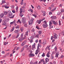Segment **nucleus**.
Masks as SVG:
<instances>
[{
    "mask_svg": "<svg viewBox=\"0 0 64 64\" xmlns=\"http://www.w3.org/2000/svg\"><path fill=\"white\" fill-rule=\"evenodd\" d=\"M32 32H34L35 31V29H34L32 28Z\"/></svg>",
    "mask_w": 64,
    "mask_h": 64,
    "instance_id": "obj_50",
    "label": "nucleus"
},
{
    "mask_svg": "<svg viewBox=\"0 0 64 64\" xmlns=\"http://www.w3.org/2000/svg\"><path fill=\"white\" fill-rule=\"evenodd\" d=\"M18 22H20V23H21V21H20V20H18Z\"/></svg>",
    "mask_w": 64,
    "mask_h": 64,
    "instance_id": "obj_59",
    "label": "nucleus"
},
{
    "mask_svg": "<svg viewBox=\"0 0 64 64\" xmlns=\"http://www.w3.org/2000/svg\"><path fill=\"white\" fill-rule=\"evenodd\" d=\"M36 28H37V29H39V28L38 26H36Z\"/></svg>",
    "mask_w": 64,
    "mask_h": 64,
    "instance_id": "obj_63",
    "label": "nucleus"
},
{
    "mask_svg": "<svg viewBox=\"0 0 64 64\" xmlns=\"http://www.w3.org/2000/svg\"><path fill=\"white\" fill-rule=\"evenodd\" d=\"M26 36L28 35V31H27L26 32L25 34L24 35L25 37H26Z\"/></svg>",
    "mask_w": 64,
    "mask_h": 64,
    "instance_id": "obj_18",
    "label": "nucleus"
},
{
    "mask_svg": "<svg viewBox=\"0 0 64 64\" xmlns=\"http://www.w3.org/2000/svg\"><path fill=\"white\" fill-rule=\"evenodd\" d=\"M51 18L52 19L54 20V19H55L56 18V16H52L51 17Z\"/></svg>",
    "mask_w": 64,
    "mask_h": 64,
    "instance_id": "obj_10",
    "label": "nucleus"
},
{
    "mask_svg": "<svg viewBox=\"0 0 64 64\" xmlns=\"http://www.w3.org/2000/svg\"><path fill=\"white\" fill-rule=\"evenodd\" d=\"M23 34H22L21 35V38H23Z\"/></svg>",
    "mask_w": 64,
    "mask_h": 64,
    "instance_id": "obj_52",
    "label": "nucleus"
},
{
    "mask_svg": "<svg viewBox=\"0 0 64 64\" xmlns=\"http://www.w3.org/2000/svg\"><path fill=\"white\" fill-rule=\"evenodd\" d=\"M11 7L14 8V5H12L11 6Z\"/></svg>",
    "mask_w": 64,
    "mask_h": 64,
    "instance_id": "obj_46",
    "label": "nucleus"
},
{
    "mask_svg": "<svg viewBox=\"0 0 64 64\" xmlns=\"http://www.w3.org/2000/svg\"><path fill=\"white\" fill-rule=\"evenodd\" d=\"M38 48H39V45L38 46V49L36 50V52L35 53V54H36V55L38 54V52H38Z\"/></svg>",
    "mask_w": 64,
    "mask_h": 64,
    "instance_id": "obj_9",
    "label": "nucleus"
},
{
    "mask_svg": "<svg viewBox=\"0 0 64 64\" xmlns=\"http://www.w3.org/2000/svg\"><path fill=\"white\" fill-rule=\"evenodd\" d=\"M24 26L26 27H27V25L26 24L24 25Z\"/></svg>",
    "mask_w": 64,
    "mask_h": 64,
    "instance_id": "obj_58",
    "label": "nucleus"
},
{
    "mask_svg": "<svg viewBox=\"0 0 64 64\" xmlns=\"http://www.w3.org/2000/svg\"><path fill=\"white\" fill-rule=\"evenodd\" d=\"M18 32H20V30H17L14 31V33L16 34L18 33Z\"/></svg>",
    "mask_w": 64,
    "mask_h": 64,
    "instance_id": "obj_11",
    "label": "nucleus"
},
{
    "mask_svg": "<svg viewBox=\"0 0 64 64\" xmlns=\"http://www.w3.org/2000/svg\"><path fill=\"white\" fill-rule=\"evenodd\" d=\"M43 45H46V40H44V42L42 43Z\"/></svg>",
    "mask_w": 64,
    "mask_h": 64,
    "instance_id": "obj_15",
    "label": "nucleus"
},
{
    "mask_svg": "<svg viewBox=\"0 0 64 64\" xmlns=\"http://www.w3.org/2000/svg\"><path fill=\"white\" fill-rule=\"evenodd\" d=\"M20 30L21 31V32H23V28H20Z\"/></svg>",
    "mask_w": 64,
    "mask_h": 64,
    "instance_id": "obj_33",
    "label": "nucleus"
},
{
    "mask_svg": "<svg viewBox=\"0 0 64 64\" xmlns=\"http://www.w3.org/2000/svg\"><path fill=\"white\" fill-rule=\"evenodd\" d=\"M19 26H17L15 28H16V29H19Z\"/></svg>",
    "mask_w": 64,
    "mask_h": 64,
    "instance_id": "obj_44",
    "label": "nucleus"
},
{
    "mask_svg": "<svg viewBox=\"0 0 64 64\" xmlns=\"http://www.w3.org/2000/svg\"><path fill=\"white\" fill-rule=\"evenodd\" d=\"M52 14V12H50L49 13V15H51Z\"/></svg>",
    "mask_w": 64,
    "mask_h": 64,
    "instance_id": "obj_62",
    "label": "nucleus"
},
{
    "mask_svg": "<svg viewBox=\"0 0 64 64\" xmlns=\"http://www.w3.org/2000/svg\"><path fill=\"white\" fill-rule=\"evenodd\" d=\"M42 21V20H40L38 21V24H40L41 23V21Z\"/></svg>",
    "mask_w": 64,
    "mask_h": 64,
    "instance_id": "obj_30",
    "label": "nucleus"
},
{
    "mask_svg": "<svg viewBox=\"0 0 64 64\" xmlns=\"http://www.w3.org/2000/svg\"><path fill=\"white\" fill-rule=\"evenodd\" d=\"M12 39H14V38H15V35L13 36H12Z\"/></svg>",
    "mask_w": 64,
    "mask_h": 64,
    "instance_id": "obj_37",
    "label": "nucleus"
},
{
    "mask_svg": "<svg viewBox=\"0 0 64 64\" xmlns=\"http://www.w3.org/2000/svg\"><path fill=\"white\" fill-rule=\"evenodd\" d=\"M37 8L38 10H39L41 9V7L39 5L38 6V7H37Z\"/></svg>",
    "mask_w": 64,
    "mask_h": 64,
    "instance_id": "obj_23",
    "label": "nucleus"
},
{
    "mask_svg": "<svg viewBox=\"0 0 64 64\" xmlns=\"http://www.w3.org/2000/svg\"><path fill=\"white\" fill-rule=\"evenodd\" d=\"M14 15L13 16V14H12V13H11V12H9L8 14V17H10V18H13L14 17ZM10 16H11L10 17Z\"/></svg>",
    "mask_w": 64,
    "mask_h": 64,
    "instance_id": "obj_1",
    "label": "nucleus"
},
{
    "mask_svg": "<svg viewBox=\"0 0 64 64\" xmlns=\"http://www.w3.org/2000/svg\"><path fill=\"white\" fill-rule=\"evenodd\" d=\"M40 0V2H41V1H44V2H46V0Z\"/></svg>",
    "mask_w": 64,
    "mask_h": 64,
    "instance_id": "obj_45",
    "label": "nucleus"
},
{
    "mask_svg": "<svg viewBox=\"0 0 64 64\" xmlns=\"http://www.w3.org/2000/svg\"><path fill=\"white\" fill-rule=\"evenodd\" d=\"M58 37V35H57V34H55L54 35L53 38H54V39H57Z\"/></svg>",
    "mask_w": 64,
    "mask_h": 64,
    "instance_id": "obj_8",
    "label": "nucleus"
},
{
    "mask_svg": "<svg viewBox=\"0 0 64 64\" xmlns=\"http://www.w3.org/2000/svg\"><path fill=\"white\" fill-rule=\"evenodd\" d=\"M19 34H17V35L16 36V38H18V37H19Z\"/></svg>",
    "mask_w": 64,
    "mask_h": 64,
    "instance_id": "obj_49",
    "label": "nucleus"
},
{
    "mask_svg": "<svg viewBox=\"0 0 64 64\" xmlns=\"http://www.w3.org/2000/svg\"><path fill=\"white\" fill-rule=\"evenodd\" d=\"M44 24H47V22H46V21L44 20Z\"/></svg>",
    "mask_w": 64,
    "mask_h": 64,
    "instance_id": "obj_53",
    "label": "nucleus"
},
{
    "mask_svg": "<svg viewBox=\"0 0 64 64\" xmlns=\"http://www.w3.org/2000/svg\"><path fill=\"white\" fill-rule=\"evenodd\" d=\"M30 11L31 12H32V13H33V10L32 9H30Z\"/></svg>",
    "mask_w": 64,
    "mask_h": 64,
    "instance_id": "obj_54",
    "label": "nucleus"
},
{
    "mask_svg": "<svg viewBox=\"0 0 64 64\" xmlns=\"http://www.w3.org/2000/svg\"><path fill=\"white\" fill-rule=\"evenodd\" d=\"M23 15H24L23 13H20V16L21 17H22V16H23Z\"/></svg>",
    "mask_w": 64,
    "mask_h": 64,
    "instance_id": "obj_22",
    "label": "nucleus"
},
{
    "mask_svg": "<svg viewBox=\"0 0 64 64\" xmlns=\"http://www.w3.org/2000/svg\"><path fill=\"white\" fill-rule=\"evenodd\" d=\"M35 45L36 44L35 43H34V44L32 45V49H33V48H35Z\"/></svg>",
    "mask_w": 64,
    "mask_h": 64,
    "instance_id": "obj_17",
    "label": "nucleus"
},
{
    "mask_svg": "<svg viewBox=\"0 0 64 64\" xmlns=\"http://www.w3.org/2000/svg\"><path fill=\"white\" fill-rule=\"evenodd\" d=\"M33 38L32 36H31L30 37V39L31 40H30V43H32V42H33Z\"/></svg>",
    "mask_w": 64,
    "mask_h": 64,
    "instance_id": "obj_12",
    "label": "nucleus"
},
{
    "mask_svg": "<svg viewBox=\"0 0 64 64\" xmlns=\"http://www.w3.org/2000/svg\"><path fill=\"white\" fill-rule=\"evenodd\" d=\"M38 33L39 35H41V33H42V32L41 31H40L38 32Z\"/></svg>",
    "mask_w": 64,
    "mask_h": 64,
    "instance_id": "obj_36",
    "label": "nucleus"
},
{
    "mask_svg": "<svg viewBox=\"0 0 64 64\" xmlns=\"http://www.w3.org/2000/svg\"><path fill=\"white\" fill-rule=\"evenodd\" d=\"M39 34H37L36 36V37H37V38H39Z\"/></svg>",
    "mask_w": 64,
    "mask_h": 64,
    "instance_id": "obj_32",
    "label": "nucleus"
},
{
    "mask_svg": "<svg viewBox=\"0 0 64 64\" xmlns=\"http://www.w3.org/2000/svg\"><path fill=\"white\" fill-rule=\"evenodd\" d=\"M4 14L2 13L0 14V18H2L3 16H4Z\"/></svg>",
    "mask_w": 64,
    "mask_h": 64,
    "instance_id": "obj_16",
    "label": "nucleus"
},
{
    "mask_svg": "<svg viewBox=\"0 0 64 64\" xmlns=\"http://www.w3.org/2000/svg\"><path fill=\"white\" fill-rule=\"evenodd\" d=\"M5 8H6V9H8V8H9V6H6L5 7Z\"/></svg>",
    "mask_w": 64,
    "mask_h": 64,
    "instance_id": "obj_48",
    "label": "nucleus"
},
{
    "mask_svg": "<svg viewBox=\"0 0 64 64\" xmlns=\"http://www.w3.org/2000/svg\"><path fill=\"white\" fill-rule=\"evenodd\" d=\"M12 12L13 13H15V11L14 10H12Z\"/></svg>",
    "mask_w": 64,
    "mask_h": 64,
    "instance_id": "obj_55",
    "label": "nucleus"
},
{
    "mask_svg": "<svg viewBox=\"0 0 64 64\" xmlns=\"http://www.w3.org/2000/svg\"><path fill=\"white\" fill-rule=\"evenodd\" d=\"M32 16H34V17H35V18H36V17H37V16L36 14H33Z\"/></svg>",
    "mask_w": 64,
    "mask_h": 64,
    "instance_id": "obj_43",
    "label": "nucleus"
},
{
    "mask_svg": "<svg viewBox=\"0 0 64 64\" xmlns=\"http://www.w3.org/2000/svg\"><path fill=\"white\" fill-rule=\"evenodd\" d=\"M50 46H48L47 47V48H48V49L50 50Z\"/></svg>",
    "mask_w": 64,
    "mask_h": 64,
    "instance_id": "obj_40",
    "label": "nucleus"
},
{
    "mask_svg": "<svg viewBox=\"0 0 64 64\" xmlns=\"http://www.w3.org/2000/svg\"><path fill=\"white\" fill-rule=\"evenodd\" d=\"M42 57H44L45 56V53H43L42 54Z\"/></svg>",
    "mask_w": 64,
    "mask_h": 64,
    "instance_id": "obj_29",
    "label": "nucleus"
},
{
    "mask_svg": "<svg viewBox=\"0 0 64 64\" xmlns=\"http://www.w3.org/2000/svg\"><path fill=\"white\" fill-rule=\"evenodd\" d=\"M46 62H48L49 61V58H46L45 59Z\"/></svg>",
    "mask_w": 64,
    "mask_h": 64,
    "instance_id": "obj_21",
    "label": "nucleus"
},
{
    "mask_svg": "<svg viewBox=\"0 0 64 64\" xmlns=\"http://www.w3.org/2000/svg\"><path fill=\"white\" fill-rule=\"evenodd\" d=\"M52 22L53 23V24L54 25H57L58 24V22L57 21H56V22L54 21L53 20H51Z\"/></svg>",
    "mask_w": 64,
    "mask_h": 64,
    "instance_id": "obj_5",
    "label": "nucleus"
},
{
    "mask_svg": "<svg viewBox=\"0 0 64 64\" xmlns=\"http://www.w3.org/2000/svg\"><path fill=\"white\" fill-rule=\"evenodd\" d=\"M61 12H64V9H62L61 10Z\"/></svg>",
    "mask_w": 64,
    "mask_h": 64,
    "instance_id": "obj_61",
    "label": "nucleus"
},
{
    "mask_svg": "<svg viewBox=\"0 0 64 64\" xmlns=\"http://www.w3.org/2000/svg\"><path fill=\"white\" fill-rule=\"evenodd\" d=\"M20 13H22V9L21 8L20 9Z\"/></svg>",
    "mask_w": 64,
    "mask_h": 64,
    "instance_id": "obj_39",
    "label": "nucleus"
},
{
    "mask_svg": "<svg viewBox=\"0 0 64 64\" xmlns=\"http://www.w3.org/2000/svg\"><path fill=\"white\" fill-rule=\"evenodd\" d=\"M23 39V38H20L19 39V41H20V42H21V41H22L23 40V39Z\"/></svg>",
    "mask_w": 64,
    "mask_h": 64,
    "instance_id": "obj_27",
    "label": "nucleus"
},
{
    "mask_svg": "<svg viewBox=\"0 0 64 64\" xmlns=\"http://www.w3.org/2000/svg\"><path fill=\"white\" fill-rule=\"evenodd\" d=\"M57 47L55 46V48H54V49L56 51L57 50Z\"/></svg>",
    "mask_w": 64,
    "mask_h": 64,
    "instance_id": "obj_60",
    "label": "nucleus"
},
{
    "mask_svg": "<svg viewBox=\"0 0 64 64\" xmlns=\"http://www.w3.org/2000/svg\"><path fill=\"white\" fill-rule=\"evenodd\" d=\"M58 22L59 26H61V21H60V20H59Z\"/></svg>",
    "mask_w": 64,
    "mask_h": 64,
    "instance_id": "obj_26",
    "label": "nucleus"
},
{
    "mask_svg": "<svg viewBox=\"0 0 64 64\" xmlns=\"http://www.w3.org/2000/svg\"><path fill=\"white\" fill-rule=\"evenodd\" d=\"M2 4H1V5H2V4H4V3H6V2H5V0H2Z\"/></svg>",
    "mask_w": 64,
    "mask_h": 64,
    "instance_id": "obj_20",
    "label": "nucleus"
},
{
    "mask_svg": "<svg viewBox=\"0 0 64 64\" xmlns=\"http://www.w3.org/2000/svg\"><path fill=\"white\" fill-rule=\"evenodd\" d=\"M62 35L64 36V31L63 32H62Z\"/></svg>",
    "mask_w": 64,
    "mask_h": 64,
    "instance_id": "obj_64",
    "label": "nucleus"
},
{
    "mask_svg": "<svg viewBox=\"0 0 64 64\" xmlns=\"http://www.w3.org/2000/svg\"><path fill=\"white\" fill-rule=\"evenodd\" d=\"M53 38H53V36H51V40H53Z\"/></svg>",
    "mask_w": 64,
    "mask_h": 64,
    "instance_id": "obj_56",
    "label": "nucleus"
},
{
    "mask_svg": "<svg viewBox=\"0 0 64 64\" xmlns=\"http://www.w3.org/2000/svg\"><path fill=\"white\" fill-rule=\"evenodd\" d=\"M34 18H31L30 21L28 22L29 25H31L33 24V20H34Z\"/></svg>",
    "mask_w": 64,
    "mask_h": 64,
    "instance_id": "obj_2",
    "label": "nucleus"
},
{
    "mask_svg": "<svg viewBox=\"0 0 64 64\" xmlns=\"http://www.w3.org/2000/svg\"><path fill=\"white\" fill-rule=\"evenodd\" d=\"M22 23L24 24L26 22V18L24 17L22 18Z\"/></svg>",
    "mask_w": 64,
    "mask_h": 64,
    "instance_id": "obj_3",
    "label": "nucleus"
},
{
    "mask_svg": "<svg viewBox=\"0 0 64 64\" xmlns=\"http://www.w3.org/2000/svg\"><path fill=\"white\" fill-rule=\"evenodd\" d=\"M52 22H51V21H50V23H49V26H51L52 25Z\"/></svg>",
    "mask_w": 64,
    "mask_h": 64,
    "instance_id": "obj_28",
    "label": "nucleus"
},
{
    "mask_svg": "<svg viewBox=\"0 0 64 64\" xmlns=\"http://www.w3.org/2000/svg\"><path fill=\"white\" fill-rule=\"evenodd\" d=\"M8 13V12H4V14H5V15H7V14Z\"/></svg>",
    "mask_w": 64,
    "mask_h": 64,
    "instance_id": "obj_31",
    "label": "nucleus"
},
{
    "mask_svg": "<svg viewBox=\"0 0 64 64\" xmlns=\"http://www.w3.org/2000/svg\"><path fill=\"white\" fill-rule=\"evenodd\" d=\"M24 48H23L21 50V51H20V52H23V50H24Z\"/></svg>",
    "mask_w": 64,
    "mask_h": 64,
    "instance_id": "obj_34",
    "label": "nucleus"
},
{
    "mask_svg": "<svg viewBox=\"0 0 64 64\" xmlns=\"http://www.w3.org/2000/svg\"><path fill=\"white\" fill-rule=\"evenodd\" d=\"M56 53V52H52V54H55Z\"/></svg>",
    "mask_w": 64,
    "mask_h": 64,
    "instance_id": "obj_41",
    "label": "nucleus"
},
{
    "mask_svg": "<svg viewBox=\"0 0 64 64\" xmlns=\"http://www.w3.org/2000/svg\"><path fill=\"white\" fill-rule=\"evenodd\" d=\"M28 56L29 57H34L35 55L33 54H28Z\"/></svg>",
    "mask_w": 64,
    "mask_h": 64,
    "instance_id": "obj_6",
    "label": "nucleus"
},
{
    "mask_svg": "<svg viewBox=\"0 0 64 64\" xmlns=\"http://www.w3.org/2000/svg\"><path fill=\"white\" fill-rule=\"evenodd\" d=\"M59 54V52H57L56 53V57H57L58 58V56Z\"/></svg>",
    "mask_w": 64,
    "mask_h": 64,
    "instance_id": "obj_14",
    "label": "nucleus"
},
{
    "mask_svg": "<svg viewBox=\"0 0 64 64\" xmlns=\"http://www.w3.org/2000/svg\"><path fill=\"white\" fill-rule=\"evenodd\" d=\"M40 61L41 62H43L44 61V59H42L40 60Z\"/></svg>",
    "mask_w": 64,
    "mask_h": 64,
    "instance_id": "obj_42",
    "label": "nucleus"
},
{
    "mask_svg": "<svg viewBox=\"0 0 64 64\" xmlns=\"http://www.w3.org/2000/svg\"><path fill=\"white\" fill-rule=\"evenodd\" d=\"M6 24V22H5L4 20H3L2 21V25L3 26H5V25Z\"/></svg>",
    "mask_w": 64,
    "mask_h": 64,
    "instance_id": "obj_13",
    "label": "nucleus"
},
{
    "mask_svg": "<svg viewBox=\"0 0 64 64\" xmlns=\"http://www.w3.org/2000/svg\"><path fill=\"white\" fill-rule=\"evenodd\" d=\"M64 58V56L63 55H62L61 56H60V58Z\"/></svg>",
    "mask_w": 64,
    "mask_h": 64,
    "instance_id": "obj_51",
    "label": "nucleus"
},
{
    "mask_svg": "<svg viewBox=\"0 0 64 64\" xmlns=\"http://www.w3.org/2000/svg\"><path fill=\"white\" fill-rule=\"evenodd\" d=\"M48 25V24H42V26H43L44 28H47Z\"/></svg>",
    "mask_w": 64,
    "mask_h": 64,
    "instance_id": "obj_4",
    "label": "nucleus"
},
{
    "mask_svg": "<svg viewBox=\"0 0 64 64\" xmlns=\"http://www.w3.org/2000/svg\"><path fill=\"white\" fill-rule=\"evenodd\" d=\"M50 54V52H48L46 56L47 57H48V58H49L50 57V55H49Z\"/></svg>",
    "mask_w": 64,
    "mask_h": 64,
    "instance_id": "obj_19",
    "label": "nucleus"
},
{
    "mask_svg": "<svg viewBox=\"0 0 64 64\" xmlns=\"http://www.w3.org/2000/svg\"><path fill=\"white\" fill-rule=\"evenodd\" d=\"M9 54H10V53H9L6 54V56H9Z\"/></svg>",
    "mask_w": 64,
    "mask_h": 64,
    "instance_id": "obj_38",
    "label": "nucleus"
},
{
    "mask_svg": "<svg viewBox=\"0 0 64 64\" xmlns=\"http://www.w3.org/2000/svg\"><path fill=\"white\" fill-rule=\"evenodd\" d=\"M26 42H27L25 40L21 44V46H23L25 45L26 44Z\"/></svg>",
    "mask_w": 64,
    "mask_h": 64,
    "instance_id": "obj_7",
    "label": "nucleus"
},
{
    "mask_svg": "<svg viewBox=\"0 0 64 64\" xmlns=\"http://www.w3.org/2000/svg\"><path fill=\"white\" fill-rule=\"evenodd\" d=\"M47 62H45V61L44 62H43V64H46L47 63Z\"/></svg>",
    "mask_w": 64,
    "mask_h": 64,
    "instance_id": "obj_47",
    "label": "nucleus"
},
{
    "mask_svg": "<svg viewBox=\"0 0 64 64\" xmlns=\"http://www.w3.org/2000/svg\"><path fill=\"white\" fill-rule=\"evenodd\" d=\"M53 28V26L51 25L50 26V29H51V28Z\"/></svg>",
    "mask_w": 64,
    "mask_h": 64,
    "instance_id": "obj_35",
    "label": "nucleus"
},
{
    "mask_svg": "<svg viewBox=\"0 0 64 64\" xmlns=\"http://www.w3.org/2000/svg\"><path fill=\"white\" fill-rule=\"evenodd\" d=\"M14 27L13 28H12L11 30L10 31V32H12L14 30Z\"/></svg>",
    "mask_w": 64,
    "mask_h": 64,
    "instance_id": "obj_24",
    "label": "nucleus"
},
{
    "mask_svg": "<svg viewBox=\"0 0 64 64\" xmlns=\"http://www.w3.org/2000/svg\"><path fill=\"white\" fill-rule=\"evenodd\" d=\"M56 8H53L52 10H51V11L52 12H54V11H55V10H56Z\"/></svg>",
    "mask_w": 64,
    "mask_h": 64,
    "instance_id": "obj_25",
    "label": "nucleus"
},
{
    "mask_svg": "<svg viewBox=\"0 0 64 64\" xmlns=\"http://www.w3.org/2000/svg\"><path fill=\"white\" fill-rule=\"evenodd\" d=\"M60 64H63V62L61 61H60Z\"/></svg>",
    "mask_w": 64,
    "mask_h": 64,
    "instance_id": "obj_57",
    "label": "nucleus"
}]
</instances>
